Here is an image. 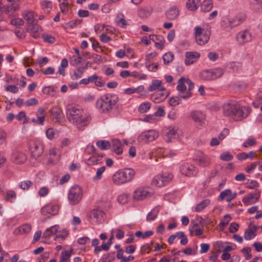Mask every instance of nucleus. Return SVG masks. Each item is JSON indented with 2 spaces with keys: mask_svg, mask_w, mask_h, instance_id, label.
Wrapping results in <instances>:
<instances>
[{
  "mask_svg": "<svg viewBox=\"0 0 262 262\" xmlns=\"http://www.w3.org/2000/svg\"><path fill=\"white\" fill-rule=\"evenodd\" d=\"M66 114L69 121L81 130L88 126L92 119L90 115L83 113L82 108L79 105H68Z\"/></svg>",
  "mask_w": 262,
  "mask_h": 262,
  "instance_id": "obj_1",
  "label": "nucleus"
},
{
  "mask_svg": "<svg viewBox=\"0 0 262 262\" xmlns=\"http://www.w3.org/2000/svg\"><path fill=\"white\" fill-rule=\"evenodd\" d=\"M251 108L247 106H241L236 101H231L223 106L224 116L229 117L234 121H241L245 119L251 112Z\"/></svg>",
  "mask_w": 262,
  "mask_h": 262,
  "instance_id": "obj_2",
  "label": "nucleus"
},
{
  "mask_svg": "<svg viewBox=\"0 0 262 262\" xmlns=\"http://www.w3.org/2000/svg\"><path fill=\"white\" fill-rule=\"evenodd\" d=\"M119 101L118 96L115 94L107 93L101 96L96 103V107L101 113H110Z\"/></svg>",
  "mask_w": 262,
  "mask_h": 262,
  "instance_id": "obj_3",
  "label": "nucleus"
},
{
  "mask_svg": "<svg viewBox=\"0 0 262 262\" xmlns=\"http://www.w3.org/2000/svg\"><path fill=\"white\" fill-rule=\"evenodd\" d=\"M135 174V172L132 168L119 170L113 176L112 181L116 185H122L131 181Z\"/></svg>",
  "mask_w": 262,
  "mask_h": 262,
  "instance_id": "obj_4",
  "label": "nucleus"
},
{
  "mask_svg": "<svg viewBox=\"0 0 262 262\" xmlns=\"http://www.w3.org/2000/svg\"><path fill=\"white\" fill-rule=\"evenodd\" d=\"M211 31L209 29H203L200 26H196L194 29V35L196 43L200 46L206 44L209 40Z\"/></svg>",
  "mask_w": 262,
  "mask_h": 262,
  "instance_id": "obj_5",
  "label": "nucleus"
},
{
  "mask_svg": "<svg viewBox=\"0 0 262 262\" xmlns=\"http://www.w3.org/2000/svg\"><path fill=\"white\" fill-rule=\"evenodd\" d=\"M82 197V191L79 186H74L70 189L68 193V200L71 205L77 204L81 201Z\"/></svg>",
  "mask_w": 262,
  "mask_h": 262,
  "instance_id": "obj_6",
  "label": "nucleus"
},
{
  "mask_svg": "<svg viewBox=\"0 0 262 262\" xmlns=\"http://www.w3.org/2000/svg\"><path fill=\"white\" fill-rule=\"evenodd\" d=\"M159 137V133L155 130H149L141 133L138 138L140 142H149L156 140Z\"/></svg>",
  "mask_w": 262,
  "mask_h": 262,
  "instance_id": "obj_7",
  "label": "nucleus"
},
{
  "mask_svg": "<svg viewBox=\"0 0 262 262\" xmlns=\"http://www.w3.org/2000/svg\"><path fill=\"white\" fill-rule=\"evenodd\" d=\"M43 145L39 142H34L30 145V151L32 158L36 160L43 154L44 150Z\"/></svg>",
  "mask_w": 262,
  "mask_h": 262,
  "instance_id": "obj_8",
  "label": "nucleus"
},
{
  "mask_svg": "<svg viewBox=\"0 0 262 262\" xmlns=\"http://www.w3.org/2000/svg\"><path fill=\"white\" fill-rule=\"evenodd\" d=\"M151 195L152 192L149 188L139 187L134 192L133 198L136 200L140 201L150 197Z\"/></svg>",
  "mask_w": 262,
  "mask_h": 262,
  "instance_id": "obj_9",
  "label": "nucleus"
},
{
  "mask_svg": "<svg viewBox=\"0 0 262 262\" xmlns=\"http://www.w3.org/2000/svg\"><path fill=\"white\" fill-rule=\"evenodd\" d=\"M252 40V35L249 31L243 30L238 32L236 36V40L239 45L250 42Z\"/></svg>",
  "mask_w": 262,
  "mask_h": 262,
  "instance_id": "obj_10",
  "label": "nucleus"
},
{
  "mask_svg": "<svg viewBox=\"0 0 262 262\" xmlns=\"http://www.w3.org/2000/svg\"><path fill=\"white\" fill-rule=\"evenodd\" d=\"M180 170L182 174L187 177H191L197 173L196 167L189 163H184L181 164Z\"/></svg>",
  "mask_w": 262,
  "mask_h": 262,
  "instance_id": "obj_11",
  "label": "nucleus"
},
{
  "mask_svg": "<svg viewBox=\"0 0 262 262\" xmlns=\"http://www.w3.org/2000/svg\"><path fill=\"white\" fill-rule=\"evenodd\" d=\"M168 96L164 86L161 88V90L152 94L150 99L156 103H159L165 100Z\"/></svg>",
  "mask_w": 262,
  "mask_h": 262,
  "instance_id": "obj_12",
  "label": "nucleus"
},
{
  "mask_svg": "<svg viewBox=\"0 0 262 262\" xmlns=\"http://www.w3.org/2000/svg\"><path fill=\"white\" fill-rule=\"evenodd\" d=\"M196 164L201 167H205L209 165L210 159L208 156L202 152H198L194 158Z\"/></svg>",
  "mask_w": 262,
  "mask_h": 262,
  "instance_id": "obj_13",
  "label": "nucleus"
},
{
  "mask_svg": "<svg viewBox=\"0 0 262 262\" xmlns=\"http://www.w3.org/2000/svg\"><path fill=\"white\" fill-rule=\"evenodd\" d=\"M59 210V207L57 205L47 204L41 209V213L46 215L51 214L52 215H56Z\"/></svg>",
  "mask_w": 262,
  "mask_h": 262,
  "instance_id": "obj_14",
  "label": "nucleus"
},
{
  "mask_svg": "<svg viewBox=\"0 0 262 262\" xmlns=\"http://www.w3.org/2000/svg\"><path fill=\"white\" fill-rule=\"evenodd\" d=\"M192 119L199 125L203 126L205 124V115L201 112L194 111L191 113Z\"/></svg>",
  "mask_w": 262,
  "mask_h": 262,
  "instance_id": "obj_15",
  "label": "nucleus"
},
{
  "mask_svg": "<svg viewBox=\"0 0 262 262\" xmlns=\"http://www.w3.org/2000/svg\"><path fill=\"white\" fill-rule=\"evenodd\" d=\"M185 55V64L186 66L193 64L200 57V54L198 52H186Z\"/></svg>",
  "mask_w": 262,
  "mask_h": 262,
  "instance_id": "obj_16",
  "label": "nucleus"
},
{
  "mask_svg": "<svg viewBox=\"0 0 262 262\" xmlns=\"http://www.w3.org/2000/svg\"><path fill=\"white\" fill-rule=\"evenodd\" d=\"M149 38L155 43V47L159 49L162 50L165 46V39L162 35H156L150 34L149 35Z\"/></svg>",
  "mask_w": 262,
  "mask_h": 262,
  "instance_id": "obj_17",
  "label": "nucleus"
},
{
  "mask_svg": "<svg viewBox=\"0 0 262 262\" xmlns=\"http://www.w3.org/2000/svg\"><path fill=\"white\" fill-rule=\"evenodd\" d=\"M111 147L115 153L118 155H121L123 152L122 143L119 140L113 139L111 143Z\"/></svg>",
  "mask_w": 262,
  "mask_h": 262,
  "instance_id": "obj_18",
  "label": "nucleus"
},
{
  "mask_svg": "<svg viewBox=\"0 0 262 262\" xmlns=\"http://www.w3.org/2000/svg\"><path fill=\"white\" fill-rule=\"evenodd\" d=\"M246 18V16L245 14L241 13L237 14L230 21V24L231 27H236L242 24L245 20Z\"/></svg>",
  "mask_w": 262,
  "mask_h": 262,
  "instance_id": "obj_19",
  "label": "nucleus"
},
{
  "mask_svg": "<svg viewBox=\"0 0 262 262\" xmlns=\"http://www.w3.org/2000/svg\"><path fill=\"white\" fill-rule=\"evenodd\" d=\"M260 196V191H258L253 193H250L247 198L243 199V202L245 204H247L249 202L254 203L257 202Z\"/></svg>",
  "mask_w": 262,
  "mask_h": 262,
  "instance_id": "obj_20",
  "label": "nucleus"
},
{
  "mask_svg": "<svg viewBox=\"0 0 262 262\" xmlns=\"http://www.w3.org/2000/svg\"><path fill=\"white\" fill-rule=\"evenodd\" d=\"M179 14V9L175 6L171 7L165 13L166 18L169 20H173L177 18Z\"/></svg>",
  "mask_w": 262,
  "mask_h": 262,
  "instance_id": "obj_21",
  "label": "nucleus"
},
{
  "mask_svg": "<svg viewBox=\"0 0 262 262\" xmlns=\"http://www.w3.org/2000/svg\"><path fill=\"white\" fill-rule=\"evenodd\" d=\"M249 226L251 227V229H246L244 236V238L247 241L251 239L256 236L255 232L258 228V227L255 225H251L250 224Z\"/></svg>",
  "mask_w": 262,
  "mask_h": 262,
  "instance_id": "obj_22",
  "label": "nucleus"
},
{
  "mask_svg": "<svg viewBox=\"0 0 262 262\" xmlns=\"http://www.w3.org/2000/svg\"><path fill=\"white\" fill-rule=\"evenodd\" d=\"M186 83L188 86V91L186 92V94H181L180 97L181 98L186 99L190 97L192 95L191 91L194 88V83L189 79H186Z\"/></svg>",
  "mask_w": 262,
  "mask_h": 262,
  "instance_id": "obj_23",
  "label": "nucleus"
},
{
  "mask_svg": "<svg viewBox=\"0 0 262 262\" xmlns=\"http://www.w3.org/2000/svg\"><path fill=\"white\" fill-rule=\"evenodd\" d=\"M26 30L28 32L35 33L41 31L42 29L41 27L37 24V21H35L30 24H27Z\"/></svg>",
  "mask_w": 262,
  "mask_h": 262,
  "instance_id": "obj_24",
  "label": "nucleus"
},
{
  "mask_svg": "<svg viewBox=\"0 0 262 262\" xmlns=\"http://www.w3.org/2000/svg\"><path fill=\"white\" fill-rule=\"evenodd\" d=\"M256 155V152L255 151H250L248 153L244 152L239 153L236 155V157L239 161H243L248 158L250 160H253Z\"/></svg>",
  "mask_w": 262,
  "mask_h": 262,
  "instance_id": "obj_25",
  "label": "nucleus"
},
{
  "mask_svg": "<svg viewBox=\"0 0 262 262\" xmlns=\"http://www.w3.org/2000/svg\"><path fill=\"white\" fill-rule=\"evenodd\" d=\"M31 230V226L29 224H24L17 228L14 231L15 234H26L30 232Z\"/></svg>",
  "mask_w": 262,
  "mask_h": 262,
  "instance_id": "obj_26",
  "label": "nucleus"
},
{
  "mask_svg": "<svg viewBox=\"0 0 262 262\" xmlns=\"http://www.w3.org/2000/svg\"><path fill=\"white\" fill-rule=\"evenodd\" d=\"M86 69V67L78 68L74 70L73 74L71 75V78L73 80H76L83 76V73L85 70Z\"/></svg>",
  "mask_w": 262,
  "mask_h": 262,
  "instance_id": "obj_27",
  "label": "nucleus"
},
{
  "mask_svg": "<svg viewBox=\"0 0 262 262\" xmlns=\"http://www.w3.org/2000/svg\"><path fill=\"white\" fill-rule=\"evenodd\" d=\"M152 12L153 8L152 7L140 8L138 10V15L140 18H146L150 16Z\"/></svg>",
  "mask_w": 262,
  "mask_h": 262,
  "instance_id": "obj_28",
  "label": "nucleus"
},
{
  "mask_svg": "<svg viewBox=\"0 0 262 262\" xmlns=\"http://www.w3.org/2000/svg\"><path fill=\"white\" fill-rule=\"evenodd\" d=\"M200 0H187L186 7L189 11H196L199 8Z\"/></svg>",
  "mask_w": 262,
  "mask_h": 262,
  "instance_id": "obj_29",
  "label": "nucleus"
},
{
  "mask_svg": "<svg viewBox=\"0 0 262 262\" xmlns=\"http://www.w3.org/2000/svg\"><path fill=\"white\" fill-rule=\"evenodd\" d=\"M212 7L213 3L212 0H204L201 4V10L204 12L210 11Z\"/></svg>",
  "mask_w": 262,
  "mask_h": 262,
  "instance_id": "obj_30",
  "label": "nucleus"
},
{
  "mask_svg": "<svg viewBox=\"0 0 262 262\" xmlns=\"http://www.w3.org/2000/svg\"><path fill=\"white\" fill-rule=\"evenodd\" d=\"M163 86L162 85V81L159 80H152L151 81V84L149 85L148 88V91L149 92H152L156 90H161V88Z\"/></svg>",
  "mask_w": 262,
  "mask_h": 262,
  "instance_id": "obj_31",
  "label": "nucleus"
},
{
  "mask_svg": "<svg viewBox=\"0 0 262 262\" xmlns=\"http://www.w3.org/2000/svg\"><path fill=\"white\" fill-rule=\"evenodd\" d=\"M23 16L25 19L27 21V24H30L31 23L35 21H37V20L34 18V12L32 11H27L23 13Z\"/></svg>",
  "mask_w": 262,
  "mask_h": 262,
  "instance_id": "obj_32",
  "label": "nucleus"
},
{
  "mask_svg": "<svg viewBox=\"0 0 262 262\" xmlns=\"http://www.w3.org/2000/svg\"><path fill=\"white\" fill-rule=\"evenodd\" d=\"M104 213L103 211L100 209H94L93 210L90 215V217L94 218L97 220V221H100L104 217Z\"/></svg>",
  "mask_w": 262,
  "mask_h": 262,
  "instance_id": "obj_33",
  "label": "nucleus"
},
{
  "mask_svg": "<svg viewBox=\"0 0 262 262\" xmlns=\"http://www.w3.org/2000/svg\"><path fill=\"white\" fill-rule=\"evenodd\" d=\"M186 82V79L185 77H182L178 80V85L177 86V89L180 92V95L181 94H184V92L186 91V86L185 84Z\"/></svg>",
  "mask_w": 262,
  "mask_h": 262,
  "instance_id": "obj_34",
  "label": "nucleus"
},
{
  "mask_svg": "<svg viewBox=\"0 0 262 262\" xmlns=\"http://www.w3.org/2000/svg\"><path fill=\"white\" fill-rule=\"evenodd\" d=\"M115 22L118 26L122 28H125L127 25L124 15L122 13H118L117 15Z\"/></svg>",
  "mask_w": 262,
  "mask_h": 262,
  "instance_id": "obj_35",
  "label": "nucleus"
},
{
  "mask_svg": "<svg viewBox=\"0 0 262 262\" xmlns=\"http://www.w3.org/2000/svg\"><path fill=\"white\" fill-rule=\"evenodd\" d=\"M210 204V200L209 199H205L203 200L201 202L198 204L195 208V211L199 212L202 211L205 208L208 206Z\"/></svg>",
  "mask_w": 262,
  "mask_h": 262,
  "instance_id": "obj_36",
  "label": "nucleus"
},
{
  "mask_svg": "<svg viewBox=\"0 0 262 262\" xmlns=\"http://www.w3.org/2000/svg\"><path fill=\"white\" fill-rule=\"evenodd\" d=\"M42 9L45 13H49L52 8V3L50 1L44 0L40 3Z\"/></svg>",
  "mask_w": 262,
  "mask_h": 262,
  "instance_id": "obj_37",
  "label": "nucleus"
},
{
  "mask_svg": "<svg viewBox=\"0 0 262 262\" xmlns=\"http://www.w3.org/2000/svg\"><path fill=\"white\" fill-rule=\"evenodd\" d=\"M45 110L43 108H38L37 112V116H38V118L36 120V123L38 124H43L45 121Z\"/></svg>",
  "mask_w": 262,
  "mask_h": 262,
  "instance_id": "obj_38",
  "label": "nucleus"
},
{
  "mask_svg": "<svg viewBox=\"0 0 262 262\" xmlns=\"http://www.w3.org/2000/svg\"><path fill=\"white\" fill-rule=\"evenodd\" d=\"M174 238H181L180 243L182 245H186L188 243V238L184 232L183 231H179L176 232L174 234Z\"/></svg>",
  "mask_w": 262,
  "mask_h": 262,
  "instance_id": "obj_39",
  "label": "nucleus"
},
{
  "mask_svg": "<svg viewBox=\"0 0 262 262\" xmlns=\"http://www.w3.org/2000/svg\"><path fill=\"white\" fill-rule=\"evenodd\" d=\"M210 70L211 76L212 77V80L221 77L224 74L223 70L220 68L210 69Z\"/></svg>",
  "mask_w": 262,
  "mask_h": 262,
  "instance_id": "obj_40",
  "label": "nucleus"
},
{
  "mask_svg": "<svg viewBox=\"0 0 262 262\" xmlns=\"http://www.w3.org/2000/svg\"><path fill=\"white\" fill-rule=\"evenodd\" d=\"M73 251V249H72L70 251L66 250L62 251L61 253L59 262H68L70 260Z\"/></svg>",
  "mask_w": 262,
  "mask_h": 262,
  "instance_id": "obj_41",
  "label": "nucleus"
},
{
  "mask_svg": "<svg viewBox=\"0 0 262 262\" xmlns=\"http://www.w3.org/2000/svg\"><path fill=\"white\" fill-rule=\"evenodd\" d=\"M14 160L16 163L21 164L26 161L27 157L22 152H17L14 155Z\"/></svg>",
  "mask_w": 262,
  "mask_h": 262,
  "instance_id": "obj_42",
  "label": "nucleus"
},
{
  "mask_svg": "<svg viewBox=\"0 0 262 262\" xmlns=\"http://www.w3.org/2000/svg\"><path fill=\"white\" fill-rule=\"evenodd\" d=\"M159 210L157 207L154 208L146 216V221L148 222L154 221L158 216Z\"/></svg>",
  "mask_w": 262,
  "mask_h": 262,
  "instance_id": "obj_43",
  "label": "nucleus"
},
{
  "mask_svg": "<svg viewBox=\"0 0 262 262\" xmlns=\"http://www.w3.org/2000/svg\"><path fill=\"white\" fill-rule=\"evenodd\" d=\"M96 145L101 150H106L111 147V144L108 141L99 140L96 142Z\"/></svg>",
  "mask_w": 262,
  "mask_h": 262,
  "instance_id": "obj_44",
  "label": "nucleus"
},
{
  "mask_svg": "<svg viewBox=\"0 0 262 262\" xmlns=\"http://www.w3.org/2000/svg\"><path fill=\"white\" fill-rule=\"evenodd\" d=\"M151 185L158 187H162L164 186L162 176L161 174L155 176L151 181Z\"/></svg>",
  "mask_w": 262,
  "mask_h": 262,
  "instance_id": "obj_45",
  "label": "nucleus"
},
{
  "mask_svg": "<svg viewBox=\"0 0 262 262\" xmlns=\"http://www.w3.org/2000/svg\"><path fill=\"white\" fill-rule=\"evenodd\" d=\"M164 64H168L174 59V55L171 52L166 53L162 57Z\"/></svg>",
  "mask_w": 262,
  "mask_h": 262,
  "instance_id": "obj_46",
  "label": "nucleus"
},
{
  "mask_svg": "<svg viewBox=\"0 0 262 262\" xmlns=\"http://www.w3.org/2000/svg\"><path fill=\"white\" fill-rule=\"evenodd\" d=\"M56 89L52 86H45L42 89V93L47 95L53 96L55 95Z\"/></svg>",
  "mask_w": 262,
  "mask_h": 262,
  "instance_id": "obj_47",
  "label": "nucleus"
},
{
  "mask_svg": "<svg viewBox=\"0 0 262 262\" xmlns=\"http://www.w3.org/2000/svg\"><path fill=\"white\" fill-rule=\"evenodd\" d=\"M201 79L204 80H212V77L211 75L210 70H206L202 71L200 74Z\"/></svg>",
  "mask_w": 262,
  "mask_h": 262,
  "instance_id": "obj_48",
  "label": "nucleus"
},
{
  "mask_svg": "<svg viewBox=\"0 0 262 262\" xmlns=\"http://www.w3.org/2000/svg\"><path fill=\"white\" fill-rule=\"evenodd\" d=\"M150 108V103L149 102H145L141 103L139 107L138 111L141 113L147 112Z\"/></svg>",
  "mask_w": 262,
  "mask_h": 262,
  "instance_id": "obj_49",
  "label": "nucleus"
},
{
  "mask_svg": "<svg viewBox=\"0 0 262 262\" xmlns=\"http://www.w3.org/2000/svg\"><path fill=\"white\" fill-rule=\"evenodd\" d=\"M33 185V182L30 180L24 181L20 182L18 186L23 190H28Z\"/></svg>",
  "mask_w": 262,
  "mask_h": 262,
  "instance_id": "obj_50",
  "label": "nucleus"
},
{
  "mask_svg": "<svg viewBox=\"0 0 262 262\" xmlns=\"http://www.w3.org/2000/svg\"><path fill=\"white\" fill-rule=\"evenodd\" d=\"M153 231H147L145 232L144 233L140 231H138L135 233V235L138 237H141L143 239L146 238L147 237H149L150 236H151L153 234Z\"/></svg>",
  "mask_w": 262,
  "mask_h": 262,
  "instance_id": "obj_51",
  "label": "nucleus"
},
{
  "mask_svg": "<svg viewBox=\"0 0 262 262\" xmlns=\"http://www.w3.org/2000/svg\"><path fill=\"white\" fill-rule=\"evenodd\" d=\"M82 59L81 56H73L70 60V63L72 66H77L81 62Z\"/></svg>",
  "mask_w": 262,
  "mask_h": 262,
  "instance_id": "obj_52",
  "label": "nucleus"
},
{
  "mask_svg": "<svg viewBox=\"0 0 262 262\" xmlns=\"http://www.w3.org/2000/svg\"><path fill=\"white\" fill-rule=\"evenodd\" d=\"M90 40L92 42V48L93 49L97 52H102V49H101V46L99 45V43L98 42V41L96 40L93 38H91Z\"/></svg>",
  "mask_w": 262,
  "mask_h": 262,
  "instance_id": "obj_53",
  "label": "nucleus"
},
{
  "mask_svg": "<svg viewBox=\"0 0 262 262\" xmlns=\"http://www.w3.org/2000/svg\"><path fill=\"white\" fill-rule=\"evenodd\" d=\"M233 156L228 151L223 152L220 156V159L224 161H229L233 159Z\"/></svg>",
  "mask_w": 262,
  "mask_h": 262,
  "instance_id": "obj_54",
  "label": "nucleus"
},
{
  "mask_svg": "<svg viewBox=\"0 0 262 262\" xmlns=\"http://www.w3.org/2000/svg\"><path fill=\"white\" fill-rule=\"evenodd\" d=\"M145 66L148 71L156 72L158 69L159 64L158 63H152L151 64L150 62L146 61Z\"/></svg>",
  "mask_w": 262,
  "mask_h": 262,
  "instance_id": "obj_55",
  "label": "nucleus"
},
{
  "mask_svg": "<svg viewBox=\"0 0 262 262\" xmlns=\"http://www.w3.org/2000/svg\"><path fill=\"white\" fill-rule=\"evenodd\" d=\"M256 144V141L255 140H254L253 138H249L243 143V146L245 148H247L250 146H254Z\"/></svg>",
  "mask_w": 262,
  "mask_h": 262,
  "instance_id": "obj_56",
  "label": "nucleus"
},
{
  "mask_svg": "<svg viewBox=\"0 0 262 262\" xmlns=\"http://www.w3.org/2000/svg\"><path fill=\"white\" fill-rule=\"evenodd\" d=\"M224 218L227 219V222L222 221L219 224V228L221 230L224 229V227L228 224V223L231 220V217L229 214H226L225 215H224Z\"/></svg>",
  "mask_w": 262,
  "mask_h": 262,
  "instance_id": "obj_57",
  "label": "nucleus"
},
{
  "mask_svg": "<svg viewBox=\"0 0 262 262\" xmlns=\"http://www.w3.org/2000/svg\"><path fill=\"white\" fill-rule=\"evenodd\" d=\"M51 115L53 116L56 119H59L61 114V110L57 107H53L50 110Z\"/></svg>",
  "mask_w": 262,
  "mask_h": 262,
  "instance_id": "obj_58",
  "label": "nucleus"
},
{
  "mask_svg": "<svg viewBox=\"0 0 262 262\" xmlns=\"http://www.w3.org/2000/svg\"><path fill=\"white\" fill-rule=\"evenodd\" d=\"M19 8V6L17 5L12 4L10 6L7 7L5 11L6 13L8 15H10L14 11L17 10Z\"/></svg>",
  "mask_w": 262,
  "mask_h": 262,
  "instance_id": "obj_59",
  "label": "nucleus"
},
{
  "mask_svg": "<svg viewBox=\"0 0 262 262\" xmlns=\"http://www.w3.org/2000/svg\"><path fill=\"white\" fill-rule=\"evenodd\" d=\"M16 198V193L15 191L13 190H10L7 191L6 195L5 196V199L7 201H10V202H12L13 199Z\"/></svg>",
  "mask_w": 262,
  "mask_h": 262,
  "instance_id": "obj_60",
  "label": "nucleus"
},
{
  "mask_svg": "<svg viewBox=\"0 0 262 262\" xmlns=\"http://www.w3.org/2000/svg\"><path fill=\"white\" fill-rule=\"evenodd\" d=\"M82 22L81 19H75L71 20L66 24V28H73L76 27L78 24H80Z\"/></svg>",
  "mask_w": 262,
  "mask_h": 262,
  "instance_id": "obj_61",
  "label": "nucleus"
},
{
  "mask_svg": "<svg viewBox=\"0 0 262 262\" xmlns=\"http://www.w3.org/2000/svg\"><path fill=\"white\" fill-rule=\"evenodd\" d=\"M161 176H162L163 181L164 183V186L170 181L173 178V175L170 173H164L162 174H161Z\"/></svg>",
  "mask_w": 262,
  "mask_h": 262,
  "instance_id": "obj_62",
  "label": "nucleus"
},
{
  "mask_svg": "<svg viewBox=\"0 0 262 262\" xmlns=\"http://www.w3.org/2000/svg\"><path fill=\"white\" fill-rule=\"evenodd\" d=\"M128 196L126 194H122L118 196V201L121 204H125L127 203Z\"/></svg>",
  "mask_w": 262,
  "mask_h": 262,
  "instance_id": "obj_63",
  "label": "nucleus"
},
{
  "mask_svg": "<svg viewBox=\"0 0 262 262\" xmlns=\"http://www.w3.org/2000/svg\"><path fill=\"white\" fill-rule=\"evenodd\" d=\"M251 250L250 247H245L242 250V252L244 253L246 260H248L252 257V255L250 253Z\"/></svg>",
  "mask_w": 262,
  "mask_h": 262,
  "instance_id": "obj_64",
  "label": "nucleus"
}]
</instances>
